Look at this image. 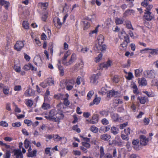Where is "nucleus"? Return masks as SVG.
Returning <instances> with one entry per match:
<instances>
[{
    "label": "nucleus",
    "instance_id": "nucleus-1",
    "mask_svg": "<svg viewBox=\"0 0 158 158\" xmlns=\"http://www.w3.org/2000/svg\"><path fill=\"white\" fill-rule=\"evenodd\" d=\"M76 59V55L75 53H73L71 56V58L68 62H67L66 60H62V64L66 66H69L72 64Z\"/></svg>",
    "mask_w": 158,
    "mask_h": 158
},
{
    "label": "nucleus",
    "instance_id": "nucleus-2",
    "mask_svg": "<svg viewBox=\"0 0 158 158\" xmlns=\"http://www.w3.org/2000/svg\"><path fill=\"white\" fill-rule=\"evenodd\" d=\"M98 46H96L97 49L101 51H105L106 49V45L103 44L104 40H98Z\"/></svg>",
    "mask_w": 158,
    "mask_h": 158
},
{
    "label": "nucleus",
    "instance_id": "nucleus-3",
    "mask_svg": "<svg viewBox=\"0 0 158 158\" xmlns=\"http://www.w3.org/2000/svg\"><path fill=\"white\" fill-rule=\"evenodd\" d=\"M100 158H102L104 156L105 158H112V155L110 153H107L105 154L104 148L102 146H101L100 150Z\"/></svg>",
    "mask_w": 158,
    "mask_h": 158
},
{
    "label": "nucleus",
    "instance_id": "nucleus-4",
    "mask_svg": "<svg viewBox=\"0 0 158 158\" xmlns=\"http://www.w3.org/2000/svg\"><path fill=\"white\" fill-rule=\"evenodd\" d=\"M34 62L37 66H41L42 65V61L40 55H36L34 58Z\"/></svg>",
    "mask_w": 158,
    "mask_h": 158
},
{
    "label": "nucleus",
    "instance_id": "nucleus-5",
    "mask_svg": "<svg viewBox=\"0 0 158 158\" xmlns=\"http://www.w3.org/2000/svg\"><path fill=\"white\" fill-rule=\"evenodd\" d=\"M64 117V115L62 113H57L56 115V117L54 118L52 121L59 123L60 122V121L63 119Z\"/></svg>",
    "mask_w": 158,
    "mask_h": 158
},
{
    "label": "nucleus",
    "instance_id": "nucleus-6",
    "mask_svg": "<svg viewBox=\"0 0 158 158\" xmlns=\"http://www.w3.org/2000/svg\"><path fill=\"white\" fill-rule=\"evenodd\" d=\"M140 144L144 146L147 145L148 143L149 140V139L146 138V137L143 135H141L140 136Z\"/></svg>",
    "mask_w": 158,
    "mask_h": 158
},
{
    "label": "nucleus",
    "instance_id": "nucleus-7",
    "mask_svg": "<svg viewBox=\"0 0 158 158\" xmlns=\"http://www.w3.org/2000/svg\"><path fill=\"white\" fill-rule=\"evenodd\" d=\"M144 17L147 21H151L153 18L154 15L152 14L151 12L149 11L145 10Z\"/></svg>",
    "mask_w": 158,
    "mask_h": 158
},
{
    "label": "nucleus",
    "instance_id": "nucleus-8",
    "mask_svg": "<svg viewBox=\"0 0 158 158\" xmlns=\"http://www.w3.org/2000/svg\"><path fill=\"white\" fill-rule=\"evenodd\" d=\"M24 46V44L23 41H17L16 44L14 46V48L17 51H19L21 50Z\"/></svg>",
    "mask_w": 158,
    "mask_h": 158
},
{
    "label": "nucleus",
    "instance_id": "nucleus-9",
    "mask_svg": "<svg viewBox=\"0 0 158 158\" xmlns=\"http://www.w3.org/2000/svg\"><path fill=\"white\" fill-rule=\"evenodd\" d=\"M111 62L110 60H108L106 63L101 64L99 65V69H106L109 67H110Z\"/></svg>",
    "mask_w": 158,
    "mask_h": 158
},
{
    "label": "nucleus",
    "instance_id": "nucleus-10",
    "mask_svg": "<svg viewBox=\"0 0 158 158\" xmlns=\"http://www.w3.org/2000/svg\"><path fill=\"white\" fill-rule=\"evenodd\" d=\"M99 77L98 74H94L90 77V81L93 84H97L98 82L97 80Z\"/></svg>",
    "mask_w": 158,
    "mask_h": 158
},
{
    "label": "nucleus",
    "instance_id": "nucleus-11",
    "mask_svg": "<svg viewBox=\"0 0 158 158\" xmlns=\"http://www.w3.org/2000/svg\"><path fill=\"white\" fill-rule=\"evenodd\" d=\"M57 112L55 110L52 109L49 112V116L48 118L49 120L52 121L55 117L54 116H56L57 114Z\"/></svg>",
    "mask_w": 158,
    "mask_h": 158
},
{
    "label": "nucleus",
    "instance_id": "nucleus-12",
    "mask_svg": "<svg viewBox=\"0 0 158 158\" xmlns=\"http://www.w3.org/2000/svg\"><path fill=\"white\" fill-rule=\"evenodd\" d=\"M23 68L26 70H28L31 69V70L36 71L37 69L34 67L31 63H29L25 65Z\"/></svg>",
    "mask_w": 158,
    "mask_h": 158
},
{
    "label": "nucleus",
    "instance_id": "nucleus-13",
    "mask_svg": "<svg viewBox=\"0 0 158 158\" xmlns=\"http://www.w3.org/2000/svg\"><path fill=\"white\" fill-rule=\"evenodd\" d=\"M98 120V114H95L93 115L92 119L89 121L90 124H95L97 123Z\"/></svg>",
    "mask_w": 158,
    "mask_h": 158
},
{
    "label": "nucleus",
    "instance_id": "nucleus-14",
    "mask_svg": "<svg viewBox=\"0 0 158 158\" xmlns=\"http://www.w3.org/2000/svg\"><path fill=\"white\" fill-rule=\"evenodd\" d=\"M113 143L116 145L119 146H122V142L121 139L119 136H117L115 138V139L113 141Z\"/></svg>",
    "mask_w": 158,
    "mask_h": 158
},
{
    "label": "nucleus",
    "instance_id": "nucleus-15",
    "mask_svg": "<svg viewBox=\"0 0 158 158\" xmlns=\"http://www.w3.org/2000/svg\"><path fill=\"white\" fill-rule=\"evenodd\" d=\"M100 138L105 141H108L110 138V136L107 134H103L100 137Z\"/></svg>",
    "mask_w": 158,
    "mask_h": 158
},
{
    "label": "nucleus",
    "instance_id": "nucleus-16",
    "mask_svg": "<svg viewBox=\"0 0 158 158\" xmlns=\"http://www.w3.org/2000/svg\"><path fill=\"white\" fill-rule=\"evenodd\" d=\"M155 73L154 70H151L147 73V77L150 78H152L155 77Z\"/></svg>",
    "mask_w": 158,
    "mask_h": 158
},
{
    "label": "nucleus",
    "instance_id": "nucleus-17",
    "mask_svg": "<svg viewBox=\"0 0 158 158\" xmlns=\"http://www.w3.org/2000/svg\"><path fill=\"white\" fill-rule=\"evenodd\" d=\"M101 100L100 98H95L93 101V103H90V106L93 105V104L98 105L99 103Z\"/></svg>",
    "mask_w": 158,
    "mask_h": 158
},
{
    "label": "nucleus",
    "instance_id": "nucleus-18",
    "mask_svg": "<svg viewBox=\"0 0 158 158\" xmlns=\"http://www.w3.org/2000/svg\"><path fill=\"white\" fill-rule=\"evenodd\" d=\"M149 53L153 56L158 55V48L152 49H151V51L149 52Z\"/></svg>",
    "mask_w": 158,
    "mask_h": 158
},
{
    "label": "nucleus",
    "instance_id": "nucleus-19",
    "mask_svg": "<svg viewBox=\"0 0 158 158\" xmlns=\"http://www.w3.org/2000/svg\"><path fill=\"white\" fill-rule=\"evenodd\" d=\"M139 84L142 86H145L147 84L146 80L144 77L142 78L140 81H139Z\"/></svg>",
    "mask_w": 158,
    "mask_h": 158
},
{
    "label": "nucleus",
    "instance_id": "nucleus-20",
    "mask_svg": "<svg viewBox=\"0 0 158 158\" xmlns=\"http://www.w3.org/2000/svg\"><path fill=\"white\" fill-rule=\"evenodd\" d=\"M46 82L49 85H54V81L52 78H48L45 80Z\"/></svg>",
    "mask_w": 158,
    "mask_h": 158
},
{
    "label": "nucleus",
    "instance_id": "nucleus-21",
    "mask_svg": "<svg viewBox=\"0 0 158 158\" xmlns=\"http://www.w3.org/2000/svg\"><path fill=\"white\" fill-rule=\"evenodd\" d=\"M135 12V11L132 10L128 9L124 13V15L126 16L130 15L131 14H134Z\"/></svg>",
    "mask_w": 158,
    "mask_h": 158
},
{
    "label": "nucleus",
    "instance_id": "nucleus-22",
    "mask_svg": "<svg viewBox=\"0 0 158 158\" xmlns=\"http://www.w3.org/2000/svg\"><path fill=\"white\" fill-rule=\"evenodd\" d=\"M37 153V151L36 150H33L32 152L30 153H27V156L28 157H33L36 156V154Z\"/></svg>",
    "mask_w": 158,
    "mask_h": 158
},
{
    "label": "nucleus",
    "instance_id": "nucleus-23",
    "mask_svg": "<svg viewBox=\"0 0 158 158\" xmlns=\"http://www.w3.org/2000/svg\"><path fill=\"white\" fill-rule=\"evenodd\" d=\"M127 44H128L127 42L123 41V43L120 45V47L122 48H120L122 50H126L127 48Z\"/></svg>",
    "mask_w": 158,
    "mask_h": 158
},
{
    "label": "nucleus",
    "instance_id": "nucleus-24",
    "mask_svg": "<svg viewBox=\"0 0 158 158\" xmlns=\"http://www.w3.org/2000/svg\"><path fill=\"white\" fill-rule=\"evenodd\" d=\"M10 150H7L3 156V158H10Z\"/></svg>",
    "mask_w": 158,
    "mask_h": 158
},
{
    "label": "nucleus",
    "instance_id": "nucleus-25",
    "mask_svg": "<svg viewBox=\"0 0 158 158\" xmlns=\"http://www.w3.org/2000/svg\"><path fill=\"white\" fill-rule=\"evenodd\" d=\"M138 100H139L141 104H144L146 102L147 98L145 97L138 98Z\"/></svg>",
    "mask_w": 158,
    "mask_h": 158
},
{
    "label": "nucleus",
    "instance_id": "nucleus-26",
    "mask_svg": "<svg viewBox=\"0 0 158 158\" xmlns=\"http://www.w3.org/2000/svg\"><path fill=\"white\" fill-rule=\"evenodd\" d=\"M90 130L94 133H96L98 132V129L95 126H92L90 127Z\"/></svg>",
    "mask_w": 158,
    "mask_h": 158
},
{
    "label": "nucleus",
    "instance_id": "nucleus-27",
    "mask_svg": "<svg viewBox=\"0 0 158 158\" xmlns=\"http://www.w3.org/2000/svg\"><path fill=\"white\" fill-rule=\"evenodd\" d=\"M111 132L114 135H116L118 133V129L115 127H113L111 129Z\"/></svg>",
    "mask_w": 158,
    "mask_h": 158
},
{
    "label": "nucleus",
    "instance_id": "nucleus-28",
    "mask_svg": "<svg viewBox=\"0 0 158 158\" xmlns=\"http://www.w3.org/2000/svg\"><path fill=\"white\" fill-rule=\"evenodd\" d=\"M112 118L114 121H118V116L117 114H114L112 116Z\"/></svg>",
    "mask_w": 158,
    "mask_h": 158
},
{
    "label": "nucleus",
    "instance_id": "nucleus-29",
    "mask_svg": "<svg viewBox=\"0 0 158 158\" xmlns=\"http://www.w3.org/2000/svg\"><path fill=\"white\" fill-rule=\"evenodd\" d=\"M94 94V92L93 90L89 91L87 95V99L88 100H89L90 99Z\"/></svg>",
    "mask_w": 158,
    "mask_h": 158
},
{
    "label": "nucleus",
    "instance_id": "nucleus-30",
    "mask_svg": "<svg viewBox=\"0 0 158 158\" xmlns=\"http://www.w3.org/2000/svg\"><path fill=\"white\" fill-rule=\"evenodd\" d=\"M68 150L67 149H63L60 152V154L61 156H63L66 155L68 152Z\"/></svg>",
    "mask_w": 158,
    "mask_h": 158
},
{
    "label": "nucleus",
    "instance_id": "nucleus-31",
    "mask_svg": "<svg viewBox=\"0 0 158 158\" xmlns=\"http://www.w3.org/2000/svg\"><path fill=\"white\" fill-rule=\"evenodd\" d=\"M42 108L44 110H47L50 108V105L44 102L42 105Z\"/></svg>",
    "mask_w": 158,
    "mask_h": 158
},
{
    "label": "nucleus",
    "instance_id": "nucleus-32",
    "mask_svg": "<svg viewBox=\"0 0 158 158\" xmlns=\"http://www.w3.org/2000/svg\"><path fill=\"white\" fill-rule=\"evenodd\" d=\"M58 69L60 71L61 76H63L64 75V70L63 67L61 65H58Z\"/></svg>",
    "mask_w": 158,
    "mask_h": 158
},
{
    "label": "nucleus",
    "instance_id": "nucleus-33",
    "mask_svg": "<svg viewBox=\"0 0 158 158\" xmlns=\"http://www.w3.org/2000/svg\"><path fill=\"white\" fill-rule=\"evenodd\" d=\"M99 114L103 116H107L108 115V112L107 111L102 110L99 112Z\"/></svg>",
    "mask_w": 158,
    "mask_h": 158
},
{
    "label": "nucleus",
    "instance_id": "nucleus-34",
    "mask_svg": "<svg viewBox=\"0 0 158 158\" xmlns=\"http://www.w3.org/2000/svg\"><path fill=\"white\" fill-rule=\"evenodd\" d=\"M23 28L25 29H28L29 28V24L26 21H24L23 22Z\"/></svg>",
    "mask_w": 158,
    "mask_h": 158
},
{
    "label": "nucleus",
    "instance_id": "nucleus-35",
    "mask_svg": "<svg viewBox=\"0 0 158 158\" xmlns=\"http://www.w3.org/2000/svg\"><path fill=\"white\" fill-rule=\"evenodd\" d=\"M142 72V70L139 69H136L135 70V75L136 77H139Z\"/></svg>",
    "mask_w": 158,
    "mask_h": 158
},
{
    "label": "nucleus",
    "instance_id": "nucleus-36",
    "mask_svg": "<svg viewBox=\"0 0 158 158\" xmlns=\"http://www.w3.org/2000/svg\"><path fill=\"white\" fill-rule=\"evenodd\" d=\"M122 139L124 140L127 141L129 139L128 135L123 134H122L121 135Z\"/></svg>",
    "mask_w": 158,
    "mask_h": 158
},
{
    "label": "nucleus",
    "instance_id": "nucleus-37",
    "mask_svg": "<svg viewBox=\"0 0 158 158\" xmlns=\"http://www.w3.org/2000/svg\"><path fill=\"white\" fill-rule=\"evenodd\" d=\"M63 95L61 94H59L54 95V97L55 98L57 99H63Z\"/></svg>",
    "mask_w": 158,
    "mask_h": 158
},
{
    "label": "nucleus",
    "instance_id": "nucleus-38",
    "mask_svg": "<svg viewBox=\"0 0 158 158\" xmlns=\"http://www.w3.org/2000/svg\"><path fill=\"white\" fill-rule=\"evenodd\" d=\"M83 146L89 148L90 147V144L88 143L85 142H82L81 143Z\"/></svg>",
    "mask_w": 158,
    "mask_h": 158
},
{
    "label": "nucleus",
    "instance_id": "nucleus-39",
    "mask_svg": "<svg viewBox=\"0 0 158 158\" xmlns=\"http://www.w3.org/2000/svg\"><path fill=\"white\" fill-rule=\"evenodd\" d=\"M130 64H131L130 60H128L127 61V64H123L122 65V66L123 68H128L130 65Z\"/></svg>",
    "mask_w": 158,
    "mask_h": 158
},
{
    "label": "nucleus",
    "instance_id": "nucleus-40",
    "mask_svg": "<svg viewBox=\"0 0 158 158\" xmlns=\"http://www.w3.org/2000/svg\"><path fill=\"white\" fill-rule=\"evenodd\" d=\"M131 131V129L130 127H127L126 129H125L124 130V133L128 135L130 134Z\"/></svg>",
    "mask_w": 158,
    "mask_h": 158
},
{
    "label": "nucleus",
    "instance_id": "nucleus-41",
    "mask_svg": "<svg viewBox=\"0 0 158 158\" xmlns=\"http://www.w3.org/2000/svg\"><path fill=\"white\" fill-rule=\"evenodd\" d=\"M70 54V52H69L67 51L64 53V57L62 58V60H66V59Z\"/></svg>",
    "mask_w": 158,
    "mask_h": 158
},
{
    "label": "nucleus",
    "instance_id": "nucleus-42",
    "mask_svg": "<svg viewBox=\"0 0 158 158\" xmlns=\"http://www.w3.org/2000/svg\"><path fill=\"white\" fill-rule=\"evenodd\" d=\"M30 142L27 139H26L25 140L24 142V147L26 148H27L29 146Z\"/></svg>",
    "mask_w": 158,
    "mask_h": 158
},
{
    "label": "nucleus",
    "instance_id": "nucleus-43",
    "mask_svg": "<svg viewBox=\"0 0 158 158\" xmlns=\"http://www.w3.org/2000/svg\"><path fill=\"white\" fill-rule=\"evenodd\" d=\"M26 104L28 106L31 107L32 106L33 104V102L32 100H28L26 102Z\"/></svg>",
    "mask_w": 158,
    "mask_h": 158
},
{
    "label": "nucleus",
    "instance_id": "nucleus-44",
    "mask_svg": "<svg viewBox=\"0 0 158 158\" xmlns=\"http://www.w3.org/2000/svg\"><path fill=\"white\" fill-rule=\"evenodd\" d=\"M21 125V123L19 122H16L12 123V126L14 127H19Z\"/></svg>",
    "mask_w": 158,
    "mask_h": 158
},
{
    "label": "nucleus",
    "instance_id": "nucleus-45",
    "mask_svg": "<svg viewBox=\"0 0 158 158\" xmlns=\"http://www.w3.org/2000/svg\"><path fill=\"white\" fill-rule=\"evenodd\" d=\"M102 123L104 125H106L109 124L108 121L106 118H104L101 121Z\"/></svg>",
    "mask_w": 158,
    "mask_h": 158
},
{
    "label": "nucleus",
    "instance_id": "nucleus-46",
    "mask_svg": "<svg viewBox=\"0 0 158 158\" xmlns=\"http://www.w3.org/2000/svg\"><path fill=\"white\" fill-rule=\"evenodd\" d=\"M115 22L116 24H120L123 23V21L122 19L117 18L115 19Z\"/></svg>",
    "mask_w": 158,
    "mask_h": 158
},
{
    "label": "nucleus",
    "instance_id": "nucleus-47",
    "mask_svg": "<svg viewBox=\"0 0 158 158\" xmlns=\"http://www.w3.org/2000/svg\"><path fill=\"white\" fill-rule=\"evenodd\" d=\"M0 125L4 127H6L8 126V124L6 122L2 121L0 122Z\"/></svg>",
    "mask_w": 158,
    "mask_h": 158
},
{
    "label": "nucleus",
    "instance_id": "nucleus-48",
    "mask_svg": "<svg viewBox=\"0 0 158 158\" xmlns=\"http://www.w3.org/2000/svg\"><path fill=\"white\" fill-rule=\"evenodd\" d=\"M94 18L95 15H89L87 17V19L89 20L92 21L94 19Z\"/></svg>",
    "mask_w": 158,
    "mask_h": 158
},
{
    "label": "nucleus",
    "instance_id": "nucleus-49",
    "mask_svg": "<svg viewBox=\"0 0 158 158\" xmlns=\"http://www.w3.org/2000/svg\"><path fill=\"white\" fill-rule=\"evenodd\" d=\"M24 122L25 124H27L28 126H31L32 124V122L27 119H25L24 120Z\"/></svg>",
    "mask_w": 158,
    "mask_h": 158
},
{
    "label": "nucleus",
    "instance_id": "nucleus-50",
    "mask_svg": "<svg viewBox=\"0 0 158 158\" xmlns=\"http://www.w3.org/2000/svg\"><path fill=\"white\" fill-rule=\"evenodd\" d=\"M132 88L134 89L133 92L134 94H138L139 93L138 91V88L135 85H134L133 86Z\"/></svg>",
    "mask_w": 158,
    "mask_h": 158
},
{
    "label": "nucleus",
    "instance_id": "nucleus-51",
    "mask_svg": "<svg viewBox=\"0 0 158 158\" xmlns=\"http://www.w3.org/2000/svg\"><path fill=\"white\" fill-rule=\"evenodd\" d=\"M14 69L17 72H20L21 71V68L20 66H18L16 64L15 65Z\"/></svg>",
    "mask_w": 158,
    "mask_h": 158
},
{
    "label": "nucleus",
    "instance_id": "nucleus-52",
    "mask_svg": "<svg viewBox=\"0 0 158 158\" xmlns=\"http://www.w3.org/2000/svg\"><path fill=\"white\" fill-rule=\"evenodd\" d=\"M139 143V141L138 139L134 140L132 142V144L134 146V147L135 148V146L138 145Z\"/></svg>",
    "mask_w": 158,
    "mask_h": 158
},
{
    "label": "nucleus",
    "instance_id": "nucleus-53",
    "mask_svg": "<svg viewBox=\"0 0 158 158\" xmlns=\"http://www.w3.org/2000/svg\"><path fill=\"white\" fill-rule=\"evenodd\" d=\"M9 88L8 87H4L3 88V92L5 94H8L9 93Z\"/></svg>",
    "mask_w": 158,
    "mask_h": 158
},
{
    "label": "nucleus",
    "instance_id": "nucleus-54",
    "mask_svg": "<svg viewBox=\"0 0 158 158\" xmlns=\"http://www.w3.org/2000/svg\"><path fill=\"white\" fill-rule=\"evenodd\" d=\"M57 25L56 26V27L58 28H60V27L62 25V23L61 22H60V19L59 18H57Z\"/></svg>",
    "mask_w": 158,
    "mask_h": 158
},
{
    "label": "nucleus",
    "instance_id": "nucleus-55",
    "mask_svg": "<svg viewBox=\"0 0 158 158\" xmlns=\"http://www.w3.org/2000/svg\"><path fill=\"white\" fill-rule=\"evenodd\" d=\"M133 77V76L132 73L131 72H129L128 73V76L126 77V78L128 80H131Z\"/></svg>",
    "mask_w": 158,
    "mask_h": 158
},
{
    "label": "nucleus",
    "instance_id": "nucleus-56",
    "mask_svg": "<svg viewBox=\"0 0 158 158\" xmlns=\"http://www.w3.org/2000/svg\"><path fill=\"white\" fill-rule=\"evenodd\" d=\"M102 56V55L101 53L99 54L98 56L96 58L95 61L96 62H98L101 59Z\"/></svg>",
    "mask_w": 158,
    "mask_h": 158
},
{
    "label": "nucleus",
    "instance_id": "nucleus-57",
    "mask_svg": "<svg viewBox=\"0 0 158 158\" xmlns=\"http://www.w3.org/2000/svg\"><path fill=\"white\" fill-rule=\"evenodd\" d=\"M64 100V104L66 106H68L70 104V102L68 100V98H64L63 99Z\"/></svg>",
    "mask_w": 158,
    "mask_h": 158
},
{
    "label": "nucleus",
    "instance_id": "nucleus-58",
    "mask_svg": "<svg viewBox=\"0 0 158 158\" xmlns=\"http://www.w3.org/2000/svg\"><path fill=\"white\" fill-rule=\"evenodd\" d=\"M65 85H66V89L68 90H71L73 87V85L68 84V83H66Z\"/></svg>",
    "mask_w": 158,
    "mask_h": 158
},
{
    "label": "nucleus",
    "instance_id": "nucleus-59",
    "mask_svg": "<svg viewBox=\"0 0 158 158\" xmlns=\"http://www.w3.org/2000/svg\"><path fill=\"white\" fill-rule=\"evenodd\" d=\"M107 96L108 97H113V90H112L109 91L107 94Z\"/></svg>",
    "mask_w": 158,
    "mask_h": 158
},
{
    "label": "nucleus",
    "instance_id": "nucleus-60",
    "mask_svg": "<svg viewBox=\"0 0 158 158\" xmlns=\"http://www.w3.org/2000/svg\"><path fill=\"white\" fill-rule=\"evenodd\" d=\"M40 85L43 88H45L48 86L47 83L45 82V81H44L43 82L40 83Z\"/></svg>",
    "mask_w": 158,
    "mask_h": 158
},
{
    "label": "nucleus",
    "instance_id": "nucleus-61",
    "mask_svg": "<svg viewBox=\"0 0 158 158\" xmlns=\"http://www.w3.org/2000/svg\"><path fill=\"white\" fill-rule=\"evenodd\" d=\"M148 0H144L141 3V5L144 7H146L148 5Z\"/></svg>",
    "mask_w": 158,
    "mask_h": 158
},
{
    "label": "nucleus",
    "instance_id": "nucleus-62",
    "mask_svg": "<svg viewBox=\"0 0 158 158\" xmlns=\"http://www.w3.org/2000/svg\"><path fill=\"white\" fill-rule=\"evenodd\" d=\"M112 81L115 83H118L119 81L118 77L117 76H115L112 79Z\"/></svg>",
    "mask_w": 158,
    "mask_h": 158
},
{
    "label": "nucleus",
    "instance_id": "nucleus-63",
    "mask_svg": "<svg viewBox=\"0 0 158 158\" xmlns=\"http://www.w3.org/2000/svg\"><path fill=\"white\" fill-rule=\"evenodd\" d=\"M126 24L127 25V27L128 29H131L132 28V30H133V29L132 27V25L131 23L130 22H127L126 23Z\"/></svg>",
    "mask_w": 158,
    "mask_h": 158
},
{
    "label": "nucleus",
    "instance_id": "nucleus-64",
    "mask_svg": "<svg viewBox=\"0 0 158 158\" xmlns=\"http://www.w3.org/2000/svg\"><path fill=\"white\" fill-rule=\"evenodd\" d=\"M89 50V48H87V47H84V48H82H82L81 50V52L83 53H85L86 52H87L88 50Z\"/></svg>",
    "mask_w": 158,
    "mask_h": 158
}]
</instances>
